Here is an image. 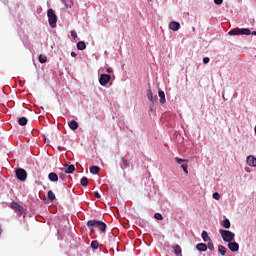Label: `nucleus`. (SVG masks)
Listing matches in <instances>:
<instances>
[{
  "label": "nucleus",
  "mask_w": 256,
  "mask_h": 256,
  "mask_svg": "<svg viewBox=\"0 0 256 256\" xmlns=\"http://www.w3.org/2000/svg\"><path fill=\"white\" fill-rule=\"evenodd\" d=\"M228 249L233 253H237L239 251V243L237 242H228Z\"/></svg>",
  "instance_id": "nucleus-7"
},
{
  "label": "nucleus",
  "mask_w": 256,
  "mask_h": 256,
  "mask_svg": "<svg viewBox=\"0 0 256 256\" xmlns=\"http://www.w3.org/2000/svg\"><path fill=\"white\" fill-rule=\"evenodd\" d=\"M48 179H49V181H52V183H57V181H59V176L57 175V173L51 172L48 175Z\"/></svg>",
  "instance_id": "nucleus-11"
},
{
  "label": "nucleus",
  "mask_w": 256,
  "mask_h": 256,
  "mask_svg": "<svg viewBox=\"0 0 256 256\" xmlns=\"http://www.w3.org/2000/svg\"><path fill=\"white\" fill-rule=\"evenodd\" d=\"M181 169H183L185 175H189V170H188V165L187 164H182Z\"/></svg>",
  "instance_id": "nucleus-29"
},
{
  "label": "nucleus",
  "mask_w": 256,
  "mask_h": 256,
  "mask_svg": "<svg viewBox=\"0 0 256 256\" xmlns=\"http://www.w3.org/2000/svg\"><path fill=\"white\" fill-rule=\"evenodd\" d=\"M107 73H113V69L112 68H108L107 69Z\"/></svg>",
  "instance_id": "nucleus-41"
},
{
  "label": "nucleus",
  "mask_w": 256,
  "mask_h": 256,
  "mask_svg": "<svg viewBox=\"0 0 256 256\" xmlns=\"http://www.w3.org/2000/svg\"><path fill=\"white\" fill-rule=\"evenodd\" d=\"M27 122H28V120H27V118H25V117H21V118L18 119V123H19V125H21L22 127L25 126V125H27Z\"/></svg>",
  "instance_id": "nucleus-24"
},
{
  "label": "nucleus",
  "mask_w": 256,
  "mask_h": 256,
  "mask_svg": "<svg viewBox=\"0 0 256 256\" xmlns=\"http://www.w3.org/2000/svg\"><path fill=\"white\" fill-rule=\"evenodd\" d=\"M196 249H197L198 251L205 252V251H207V244H205V243H199V244L196 245Z\"/></svg>",
  "instance_id": "nucleus-17"
},
{
  "label": "nucleus",
  "mask_w": 256,
  "mask_h": 256,
  "mask_svg": "<svg viewBox=\"0 0 256 256\" xmlns=\"http://www.w3.org/2000/svg\"><path fill=\"white\" fill-rule=\"evenodd\" d=\"M75 172V165H66L65 173L71 174Z\"/></svg>",
  "instance_id": "nucleus-18"
},
{
  "label": "nucleus",
  "mask_w": 256,
  "mask_h": 256,
  "mask_svg": "<svg viewBox=\"0 0 256 256\" xmlns=\"http://www.w3.org/2000/svg\"><path fill=\"white\" fill-rule=\"evenodd\" d=\"M209 61H211V60L209 59V57H204V58H203V63H204V65H207V63H209Z\"/></svg>",
  "instance_id": "nucleus-36"
},
{
  "label": "nucleus",
  "mask_w": 256,
  "mask_h": 256,
  "mask_svg": "<svg viewBox=\"0 0 256 256\" xmlns=\"http://www.w3.org/2000/svg\"><path fill=\"white\" fill-rule=\"evenodd\" d=\"M147 97H148V100L151 101L152 103H157V97H153V91H151V89L147 90Z\"/></svg>",
  "instance_id": "nucleus-12"
},
{
  "label": "nucleus",
  "mask_w": 256,
  "mask_h": 256,
  "mask_svg": "<svg viewBox=\"0 0 256 256\" xmlns=\"http://www.w3.org/2000/svg\"><path fill=\"white\" fill-rule=\"evenodd\" d=\"M173 249H174V253H175L176 256L181 255V253H182L181 246L176 244V245L173 246Z\"/></svg>",
  "instance_id": "nucleus-21"
},
{
  "label": "nucleus",
  "mask_w": 256,
  "mask_h": 256,
  "mask_svg": "<svg viewBox=\"0 0 256 256\" xmlns=\"http://www.w3.org/2000/svg\"><path fill=\"white\" fill-rule=\"evenodd\" d=\"M207 247L210 251H213V249H215V246L213 245V242H211V240L208 242Z\"/></svg>",
  "instance_id": "nucleus-33"
},
{
  "label": "nucleus",
  "mask_w": 256,
  "mask_h": 256,
  "mask_svg": "<svg viewBox=\"0 0 256 256\" xmlns=\"http://www.w3.org/2000/svg\"><path fill=\"white\" fill-rule=\"evenodd\" d=\"M154 219H157V221H163V215L161 213H155Z\"/></svg>",
  "instance_id": "nucleus-30"
},
{
  "label": "nucleus",
  "mask_w": 256,
  "mask_h": 256,
  "mask_svg": "<svg viewBox=\"0 0 256 256\" xmlns=\"http://www.w3.org/2000/svg\"><path fill=\"white\" fill-rule=\"evenodd\" d=\"M92 249H99V242L97 240H94L91 242Z\"/></svg>",
  "instance_id": "nucleus-28"
},
{
  "label": "nucleus",
  "mask_w": 256,
  "mask_h": 256,
  "mask_svg": "<svg viewBox=\"0 0 256 256\" xmlns=\"http://www.w3.org/2000/svg\"><path fill=\"white\" fill-rule=\"evenodd\" d=\"M59 177H60V179L65 180V174L61 173V174L59 175Z\"/></svg>",
  "instance_id": "nucleus-39"
},
{
  "label": "nucleus",
  "mask_w": 256,
  "mask_h": 256,
  "mask_svg": "<svg viewBox=\"0 0 256 256\" xmlns=\"http://www.w3.org/2000/svg\"><path fill=\"white\" fill-rule=\"evenodd\" d=\"M213 199H215L216 201H219L221 199V195L219 194V192H215L213 194Z\"/></svg>",
  "instance_id": "nucleus-32"
},
{
  "label": "nucleus",
  "mask_w": 256,
  "mask_h": 256,
  "mask_svg": "<svg viewBox=\"0 0 256 256\" xmlns=\"http://www.w3.org/2000/svg\"><path fill=\"white\" fill-rule=\"evenodd\" d=\"M175 161H176V163H178V165H181V163L187 162L186 159H182V158H179V157H176V158H175Z\"/></svg>",
  "instance_id": "nucleus-31"
},
{
  "label": "nucleus",
  "mask_w": 256,
  "mask_h": 256,
  "mask_svg": "<svg viewBox=\"0 0 256 256\" xmlns=\"http://www.w3.org/2000/svg\"><path fill=\"white\" fill-rule=\"evenodd\" d=\"M94 196L96 197V199H101V194H99V192H95Z\"/></svg>",
  "instance_id": "nucleus-38"
},
{
  "label": "nucleus",
  "mask_w": 256,
  "mask_h": 256,
  "mask_svg": "<svg viewBox=\"0 0 256 256\" xmlns=\"http://www.w3.org/2000/svg\"><path fill=\"white\" fill-rule=\"evenodd\" d=\"M68 125L72 131H77V129H79V123L75 120L70 121Z\"/></svg>",
  "instance_id": "nucleus-14"
},
{
  "label": "nucleus",
  "mask_w": 256,
  "mask_h": 256,
  "mask_svg": "<svg viewBox=\"0 0 256 256\" xmlns=\"http://www.w3.org/2000/svg\"><path fill=\"white\" fill-rule=\"evenodd\" d=\"M100 168L99 166H91L90 167V173H92V175H97V173H99Z\"/></svg>",
  "instance_id": "nucleus-23"
},
{
  "label": "nucleus",
  "mask_w": 256,
  "mask_h": 256,
  "mask_svg": "<svg viewBox=\"0 0 256 256\" xmlns=\"http://www.w3.org/2000/svg\"><path fill=\"white\" fill-rule=\"evenodd\" d=\"M229 35H251L249 28H235L228 32Z\"/></svg>",
  "instance_id": "nucleus-3"
},
{
  "label": "nucleus",
  "mask_w": 256,
  "mask_h": 256,
  "mask_svg": "<svg viewBox=\"0 0 256 256\" xmlns=\"http://www.w3.org/2000/svg\"><path fill=\"white\" fill-rule=\"evenodd\" d=\"M201 237L205 243H207V241H211V237H209V234L205 230L202 231Z\"/></svg>",
  "instance_id": "nucleus-19"
},
{
  "label": "nucleus",
  "mask_w": 256,
  "mask_h": 256,
  "mask_svg": "<svg viewBox=\"0 0 256 256\" xmlns=\"http://www.w3.org/2000/svg\"><path fill=\"white\" fill-rule=\"evenodd\" d=\"M87 227L93 233L95 231V227L99 229L102 233L107 231V224L101 220H89L87 222Z\"/></svg>",
  "instance_id": "nucleus-1"
},
{
  "label": "nucleus",
  "mask_w": 256,
  "mask_h": 256,
  "mask_svg": "<svg viewBox=\"0 0 256 256\" xmlns=\"http://www.w3.org/2000/svg\"><path fill=\"white\" fill-rule=\"evenodd\" d=\"M215 5H221L223 0H214Z\"/></svg>",
  "instance_id": "nucleus-37"
},
{
  "label": "nucleus",
  "mask_w": 256,
  "mask_h": 256,
  "mask_svg": "<svg viewBox=\"0 0 256 256\" xmlns=\"http://www.w3.org/2000/svg\"><path fill=\"white\" fill-rule=\"evenodd\" d=\"M219 233H220L223 241H225V243H231V241H233L235 239V233H233L229 230L220 229Z\"/></svg>",
  "instance_id": "nucleus-2"
},
{
  "label": "nucleus",
  "mask_w": 256,
  "mask_h": 256,
  "mask_svg": "<svg viewBox=\"0 0 256 256\" xmlns=\"http://www.w3.org/2000/svg\"><path fill=\"white\" fill-rule=\"evenodd\" d=\"M39 63H47V56L40 54L39 57Z\"/></svg>",
  "instance_id": "nucleus-26"
},
{
  "label": "nucleus",
  "mask_w": 256,
  "mask_h": 256,
  "mask_svg": "<svg viewBox=\"0 0 256 256\" xmlns=\"http://www.w3.org/2000/svg\"><path fill=\"white\" fill-rule=\"evenodd\" d=\"M77 49L78 51H85V49H87V45L85 44V41H79L77 43Z\"/></svg>",
  "instance_id": "nucleus-15"
},
{
  "label": "nucleus",
  "mask_w": 256,
  "mask_h": 256,
  "mask_svg": "<svg viewBox=\"0 0 256 256\" xmlns=\"http://www.w3.org/2000/svg\"><path fill=\"white\" fill-rule=\"evenodd\" d=\"M71 57H77V53L71 52Z\"/></svg>",
  "instance_id": "nucleus-40"
},
{
  "label": "nucleus",
  "mask_w": 256,
  "mask_h": 256,
  "mask_svg": "<svg viewBox=\"0 0 256 256\" xmlns=\"http://www.w3.org/2000/svg\"><path fill=\"white\" fill-rule=\"evenodd\" d=\"M17 179L19 181H27V171L23 168H18L15 171Z\"/></svg>",
  "instance_id": "nucleus-5"
},
{
  "label": "nucleus",
  "mask_w": 256,
  "mask_h": 256,
  "mask_svg": "<svg viewBox=\"0 0 256 256\" xmlns=\"http://www.w3.org/2000/svg\"><path fill=\"white\" fill-rule=\"evenodd\" d=\"M158 96L160 98V103L161 105H165V103H167V100L165 99V92L162 90L158 91Z\"/></svg>",
  "instance_id": "nucleus-13"
},
{
  "label": "nucleus",
  "mask_w": 256,
  "mask_h": 256,
  "mask_svg": "<svg viewBox=\"0 0 256 256\" xmlns=\"http://www.w3.org/2000/svg\"><path fill=\"white\" fill-rule=\"evenodd\" d=\"M109 81H111V75H109V74H101L100 75L99 83H100V85H102V87H105V85H107V83H109Z\"/></svg>",
  "instance_id": "nucleus-6"
},
{
  "label": "nucleus",
  "mask_w": 256,
  "mask_h": 256,
  "mask_svg": "<svg viewBox=\"0 0 256 256\" xmlns=\"http://www.w3.org/2000/svg\"><path fill=\"white\" fill-rule=\"evenodd\" d=\"M1 233H3V229H1V225H0V235H1Z\"/></svg>",
  "instance_id": "nucleus-43"
},
{
  "label": "nucleus",
  "mask_w": 256,
  "mask_h": 256,
  "mask_svg": "<svg viewBox=\"0 0 256 256\" xmlns=\"http://www.w3.org/2000/svg\"><path fill=\"white\" fill-rule=\"evenodd\" d=\"M169 29H171V31H179V29H181V24L179 22L172 21L169 23Z\"/></svg>",
  "instance_id": "nucleus-8"
},
{
  "label": "nucleus",
  "mask_w": 256,
  "mask_h": 256,
  "mask_svg": "<svg viewBox=\"0 0 256 256\" xmlns=\"http://www.w3.org/2000/svg\"><path fill=\"white\" fill-rule=\"evenodd\" d=\"M246 161H247V165H249L250 167H256V158H255V156H248Z\"/></svg>",
  "instance_id": "nucleus-10"
},
{
  "label": "nucleus",
  "mask_w": 256,
  "mask_h": 256,
  "mask_svg": "<svg viewBox=\"0 0 256 256\" xmlns=\"http://www.w3.org/2000/svg\"><path fill=\"white\" fill-rule=\"evenodd\" d=\"M71 37H73V39H77V32L72 30L71 31Z\"/></svg>",
  "instance_id": "nucleus-35"
},
{
  "label": "nucleus",
  "mask_w": 256,
  "mask_h": 256,
  "mask_svg": "<svg viewBox=\"0 0 256 256\" xmlns=\"http://www.w3.org/2000/svg\"><path fill=\"white\" fill-rule=\"evenodd\" d=\"M49 25L53 28L57 27V15L53 9H49L47 12Z\"/></svg>",
  "instance_id": "nucleus-4"
},
{
  "label": "nucleus",
  "mask_w": 256,
  "mask_h": 256,
  "mask_svg": "<svg viewBox=\"0 0 256 256\" xmlns=\"http://www.w3.org/2000/svg\"><path fill=\"white\" fill-rule=\"evenodd\" d=\"M122 162H123V165L125 167H129L130 166V163H129V160L125 159V158H122Z\"/></svg>",
  "instance_id": "nucleus-34"
},
{
  "label": "nucleus",
  "mask_w": 256,
  "mask_h": 256,
  "mask_svg": "<svg viewBox=\"0 0 256 256\" xmlns=\"http://www.w3.org/2000/svg\"><path fill=\"white\" fill-rule=\"evenodd\" d=\"M221 225L224 229H231V221L227 218L222 221Z\"/></svg>",
  "instance_id": "nucleus-16"
},
{
  "label": "nucleus",
  "mask_w": 256,
  "mask_h": 256,
  "mask_svg": "<svg viewBox=\"0 0 256 256\" xmlns=\"http://www.w3.org/2000/svg\"><path fill=\"white\" fill-rule=\"evenodd\" d=\"M48 199L49 201H55V193L51 190L48 191Z\"/></svg>",
  "instance_id": "nucleus-27"
},
{
  "label": "nucleus",
  "mask_w": 256,
  "mask_h": 256,
  "mask_svg": "<svg viewBox=\"0 0 256 256\" xmlns=\"http://www.w3.org/2000/svg\"><path fill=\"white\" fill-rule=\"evenodd\" d=\"M250 35H256V31L250 32Z\"/></svg>",
  "instance_id": "nucleus-42"
},
{
  "label": "nucleus",
  "mask_w": 256,
  "mask_h": 256,
  "mask_svg": "<svg viewBox=\"0 0 256 256\" xmlns=\"http://www.w3.org/2000/svg\"><path fill=\"white\" fill-rule=\"evenodd\" d=\"M80 183H81L82 187H87V185H89V179H87V177H83L80 180Z\"/></svg>",
  "instance_id": "nucleus-25"
},
{
  "label": "nucleus",
  "mask_w": 256,
  "mask_h": 256,
  "mask_svg": "<svg viewBox=\"0 0 256 256\" xmlns=\"http://www.w3.org/2000/svg\"><path fill=\"white\" fill-rule=\"evenodd\" d=\"M218 251H219L220 255L225 256L226 253H227V248L225 246H223V245H219L218 246Z\"/></svg>",
  "instance_id": "nucleus-22"
},
{
  "label": "nucleus",
  "mask_w": 256,
  "mask_h": 256,
  "mask_svg": "<svg viewBox=\"0 0 256 256\" xmlns=\"http://www.w3.org/2000/svg\"><path fill=\"white\" fill-rule=\"evenodd\" d=\"M62 3L67 7V9H71L73 7V0H61Z\"/></svg>",
  "instance_id": "nucleus-20"
},
{
  "label": "nucleus",
  "mask_w": 256,
  "mask_h": 256,
  "mask_svg": "<svg viewBox=\"0 0 256 256\" xmlns=\"http://www.w3.org/2000/svg\"><path fill=\"white\" fill-rule=\"evenodd\" d=\"M11 207L14 211H18V213H23L24 211L23 206L19 205L17 202H12Z\"/></svg>",
  "instance_id": "nucleus-9"
}]
</instances>
